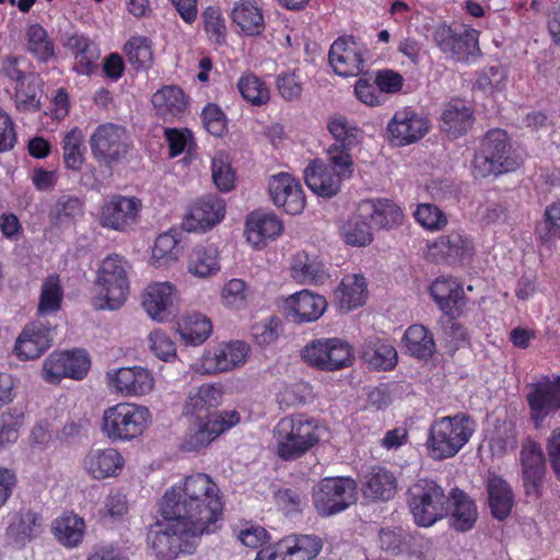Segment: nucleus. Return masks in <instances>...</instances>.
<instances>
[{
  "label": "nucleus",
  "mask_w": 560,
  "mask_h": 560,
  "mask_svg": "<svg viewBox=\"0 0 560 560\" xmlns=\"http://www.w3.org/2000/svg\"><path fill=\"white\" fill-rule=\"evenodd\" d=\"M222 511L220 489L206 474L186 477L183 483L167 490L160 503L166 521L183 522L201 535L217 530Z\"/></svg>",
  "instance_id": "obj_1"
},
{
  "label": "nucleus",
  "mask_w": 560,
  "mask_h": 560,
  "mask_svg": "<svg viewBox=\"0 0 560 560\" xmlns=\"http://www.w3.org/2000/svg\"><path fill=\"white\" fill-rule=\"evenodd\" d=\"M327 435V428L316 419H305L303 416L282 418L273 429L277 444V455L282 460H295Z\"/></svg>",
  "instance_id": "obj_2"
},
{
  "label": "nucleus",
  "mask_w": 560,
  "mask_h": 560,
  "mask_svg": "<svg viewBox=\"0 0 560 560\" xmlns=\"http://www.w3.org/2000/svg\"><path fill=\"white\" fill-rule=\"evenodd\" d=\"M521 164L522 159L512 150L506 131L499 128L485 135L472 160L475 177L482 178L515 171Z\"/></svg>",
  "instance_id": "obj_3"
},
{
  "label": "nucleus",
  "mask_w": 560,
  "mask_h": 560,
  "mask_svg": "<svg viewBox=\"0 0 560 560\" xmlns=\"http://www.w3.org/2000/svg\"><path fill=\"white\" fill-rule=\"evenodd\" d=\"M474 432L475 422L465 413L435 420L430 427L427 443L431 457L442 460L455 456Z\"/></svg>",
  "instance_id": "obj_4"
},
{
  "label": "nucleus",
  "mask_w": 560,
  "mask_h": 560,
  "mask_svg": "<svg viewBox=\"0 0 560 560\" xmlns=\"http://www.w3.org/2000/svg\"><path fill=\"white\" fill-rule=\"evenodd\" d=\"M408 505L419 526L428 527L451 511V500L431 479H420L408 489Z\"/></svg>",
  "instance_id": "obj_5"
},
{
  "label": "nucleus",
  "mask_w": 560,
  "mask_h": 560,
  "mask_svg": "<svg viewBox=\"0 0 560 560\" xmlns=\"http://www.w3.org/2000/svg\"><path fill=\"white\" fill-rule=\"evenodd\" d=\"M150 421L147 407L119 402L103 413L102 432L112 442H128L140 436Z\"/></svg>",
  "instance_id": "obj_6"
},
{
  "label": "nucleus",
  "mask_w": 560,
  "mask_h": 560,
  "mask_svg": "<svg viewBox=\"0 0 560 560\" xmlns=\"http://www.w3.org/2000/svg\"><path fill=\"white\" fill-rule=\"evenodd\" d=\"M313 505L322 517L342 513L358 501V483L350 477H325L313 488Z\"/></svg>",
  "instance_id": "obj_7"
},
{
  "label": "nucleus",
  "mask_w": 560,
  "mask_h": 560,
  "mask_svg": "<svg viewBox=\"0 0 560 560\" xmlns=\"http://www.w3.org/2000/svg\"><path fill=\"white\" fill-rule=\"evenodd\" d=\"M200 536L178 521H168L166 525L156 523L149 532L151 547L162 560H174L180 553H192Z\"/></svg>",
  "instance_id": "obj_8"
},
{
  "label": "nucleus",
  "mask_w": 560,
  "mask_h": 560,
  "mask_svg": "<svg viewBox=\"0 0 560 560\" xmlns=\"http://www.w3.org/2000/svg\"><path fill=\"white\" fill-rule=\"evenodd\" d=\"M129 262L120 255L107 256L101 264L97 272V284L108 310L119 308L126 301L129 292L128 272Z\"/></svg>",
  "instance_id": "obj_9"
},
{
  "label": "nucleus",
  "mask_w": 560,
  "mask_h": 560,
  "mask_svg": "<svg viewBox=\"0 0 560 560\" xmlns=\"http://www.w3.org/2000/svg\"><path fill=\"white\" fill-rule=\"evenodd\" d=\"M478 36V31L462 24L442 23L432 33L440 50L456 61H469L479 55Z\"/></svg>",
  "instance_id": "obj_10"
},
{
  "label": "nucleus",
  "mask_w": 560,
  "mask_h": 560,
  "mask_svg": "<svg viewBox=\"0 0 560 560\" xmlns=\"http://www.w3.org/2000/svg\"><path fill=\"white\" fill-rule=\"evenodd\" d=\"M303 360L323 371H337L350 366L354 360L352 347L340 338H320L307 343Z\"/></svg>",
  "instance_id": "obj_11"
},
{
  "label": "nucleus",
  "mask_w": 560,
  "mask_h": 560,
  "mask_svg": "<svg viewBox=\"0 0 560 560\" xmlns=\"http://www.w3.org/2000/svg\"><path fill=\"white\" fill-rule=\"evenodd\" d=\"M94 159L108 167L120 162L129 151V138L125 127L115 124L100 125L90 138Z\"/></svg>",
  "instance_id": "obj_12"
},
{
  "label": "nucleus",
  "mask_w": 560,
  "mask_h": 560,
  "mask_svg": "<svg viewBox=\"0 0 560 560\" xmlns=\"http://www.w3.org/2000/svg\"><path fill=\"white\" fill-rule=\"evenodd\" d=\"M206 420H196L187 436L183 440L180 448L184 452H198L208 446L221 433L229 430L240 421L236 411L207 412Z\"/></svg>",
  "instance_id": "obj_13"
},
{
  "label": "nucleus",
  "mask_w": 560,
  "mask_h": 560,
  "mask_svg": "<svg viewBox=\"0 0 560 560\" xmlns=\"http://www.w3.org/2000/svg\"><path fill=\"white\" fill-rule=\"evenodd\" d=\"M90 369V360L84 350L52 352L44 361L43 378L58 384L65 377L82 380Z\"/></svg>",
  "instance_id": "obj_14"
},
{
  "label": "nucleus",
  "mask_w": 560,
  "mask_h": 560,
  "mask_svg": "<svg viewBox=\"0 0 560 560\" xmlns=\"http://www.w3.org/2000/svg\"><path fill=\"white\" fill-rule=\"evenodd\" d=\"M322 549L314 535H294L258 551L255 560H312Z\"/></svg>",
  "instance_id": "obj_15"
},
{
  "label": "nucleus",
  "mask_w": 560,
  "mask_h": 560,
  "mask_svg": "<svg viewBox=\"0 0 560 560\" xmlns=\"http://www.w3.org/2000/svg\"><path fill=\"white\" fill-rule=\"evenodd\" d=\"M55 328L38 318L27 324L19 335L14 353L21 360H34L39 358L51 347Z\"/></svg>",
  "instance_id": "obj_16"
},
{
  "label": "nucleus",
  "mask_w": 560,
  "mask_h": 560,
  "mask_svg": "<svg viewBox=\"0 0 560 560\" xmlns=\"http://www.w3.org/2000/svg\"><path fill=\"white\" fill-rule=\"evenodd\" d=\"M141 201L137 197L114 195L103 205L101 224L116 231H127L137 222Z\"/></svg>",
  "instance_id": "obj_17"
},
{
  "label": "nucleus",
  "mask_w": 560,
  "mask_h": 560,
  "mask_svg": "<svg viewBox=\"0 0 560 560\" xmlns=\"http://www.w3.org/2000/svg\"><path fill=\"white\" fill-rule=\"evenodd\" d=\"M270 198L287 213L298 214L305 207V197L300 182L289 173L272 175L268 182Z\"/></svg>",
  "instance_id": "obj_18"
},
{
  "label": "nucleus",
  "mask_w": 560,
  "mask_h": 560,
  "mask_svg": "<svg viewBox=\"0 0 560 560\" xmlns=\"http://www.w3.org/2000/svg\"><path fill=\"white\" fill-rule=\"evenodd\" d=\"M225 214L223 199L208 195L196 201L183 222L188 232L206 231L219 223Z\"/></svg>",
  "instance_id": "obj_19"
},
{
  "label": "nucleus",
  "mask_w": 560,
  "mask_h": 560,
  "mask_svg": "<svg viewBox=\"0 0 560 560\" xmlns=\"http://www.w3.org/2000/svg\"><path fill=\"white\" fill-rule=\"evenodd\" d=\"M109 385L125 396L149 394L154 386L152 373L142 366H128L107 373Z\"/></svg>",
  "instance_id": "obj_20"
},
{
  "label": "nucleus",
  "mask_w": 560,
  "mask_h": 560,
  "mask_svg": "<svg viewBox=\"0 0 560 560\" xmlns=\"http://www.w3.org/2000/svg\"><path fill=\"white\" fill-rule=\"evenodd\" d=\"M248 347L243 341H235L229 345L207 351L200 363L201 373L217 374L226 372L245 362Z\"/></svg>",
  "instance_id": "obj_21"
},
{
  "label": "nucleus",
  "mask_w": 560,
  "mask_h": 560,
  "mask_svg": "<svg viewBox=\"0 0 560 560\" xmlns=\"http://www.w3.org/2000/svg\"><path fill=\"white\" fill-rule=\"evenodd\" d=\"M327 307L324 296L310 290H302L284 300L283 310L287 317L294 323H308L317 320Z\"/></svg>",
  "instance_id": "obj_22"
},
{
  "label": "nucleus",
  "mask_w": 560,
  "mask_h": 560,
  "mask_svg": "<svg viewBox=\"0 0 560 560\" xmlns=\"http://www.w3.org/2000/svg\"><path fill=\"white\" fill-rule=\"evenodd\" d=\"M387 130L390 141L401 147L420 140L428 132L429 122L413 112L401 110L388 122Z\"/></svg>",
  "instance_id": "obj_23"
},
{
  "label": "nucleus",
  "mask_w": 560,
  "mask_h": 560,
  "mask_svg": "<svg viewBox=\"0 0 560 560\" xmlns=\"http://www.w3.org/2000/svg\"><path fill=\"white\" fill-rule=\"evenodd\" d=\"M527 401L533 419L538 423L550 412L560 409V376L551 382L549 380L529 385Z\"/></svg>",
  "instance_id": "obj_24"
},
{
  "label": "nucleus",
  "mask_w": 560,
  "mask_h": 560,
  "mask_svg": "<svg viewBox=\"0 0 560 560\" xmlns=\"http://www.w3.org/2000/svg\"><path fill=\"white\" fill-rule=\"evenodd\" d=\"M43 532L39 514L31 509H21L10 520L7 538L15 548L22 549Z\"/></svg>",
  "instance_id": "obj_25"
},
{
  "label": "nucleus",
  "mask_w": 560,
  "mask_h": 560,
  "mask_svg": "<svg viewBox=\"0 0 560 560\" xmlns=\"http://www.w3.org/2000/svg\"><path fill=\"white\" fill-rule=\"evenodd\" d=\"M329 63L340 77H355L363 71L364 60L353 42L343 37L336 39L328 54Z\"/></svg>",
  "instance_id": "obj_26"
},
{
  "label": "nucleus",
  "mask_w": 560,
  "mask_h": 560,
  "mask_svg": "<svg viewBox=\"0 0 560 560\" xmlns=\"http://www.w3.org/2000/svg\"><path fill=\"white\" fill-rule=\"evenodd\" d=\"M523 482L527 495H539V489L546 471L542 450L534 442L525 444L521 452Z\"/></svg>",
  "instance_id": "obj_27"
},
{
  "label": "nucleus",
  "mask_w": 560,
  "mask_h": 560,
  "mask_svg": "<svg viewBox=\"0 0 560 560\" xmlns=\"http://www.w3.org/2000/svg\"><path fill=\"white\" fill-rule=\"evenodd\" d=\"M471 255L470 241L459 233L441 235L428 246V257L434 261L445 260L448 264H454Z\"/></svg>",
  "instance_id": "obj_28"
},
{
  "label": "nucleus",
  "mask_w": 560,
  "mask_h": 560,
  "mask_svg": "<svg viewBox=\"0 0 560 560\" xmlns=\"http://www.w3.org/2000/svg\"><path fill=\"white\" fill-rule=\"evenodd\" d=\"M282 229V223L276 214L256 210L247 217L245 233L248 243L259 248L279 236Z\"/></svg>",
  "instance_id": "obj_29"
},
{
  "label": "nucleus",
  "mask_w": 560,
  "mask_h": 560,
  "mask_svg": "<svg viewBox=\"0 0 560 560\" xmlns=\"http://www.w3.org/2000/svg\"><path fill=\"white\" fill-rule=\"evenodd\" d=\"M174 298V288L171 283H153L145 289L142 305L151 318L163 322L173 313Z\"/></svg>",
  "instance_id": "obj_30"
},
{
  "label": "nucleus",
  "mask_w": 560,
  "mask_h": 560,
  "mask_svg": "<svg viewBox=\"0 0 560 560\" xmlns=\"http://www.w3.org/2000/svg\"><path fill=\"white\" fill-rule=\"evenodd\" d=\"M362 491L368 499L388 501L397 492V479L387 468L373 466L364 475Z\"/></svg>",
  "instance_id": "obj_31"
},
{
  "label": "nucleus",
  "mask_w": 560,
  "mask_h": 560,
  "mask_svg": "<svg viewBox=\"0 0 560 560\" xmlns=\"http://www.w3.org/2000/svg\"><path fill=\"white\" fill-rule=\"evenodd\" d=\"M474 112L463 102L456 101L445 105L441 115V130L450 139H457L472 127Z\"/></svg>",
  "instance_id": "obj_32"
},
{
  "label": "nucleus",
  "mask_w": 560,
  "mask_h": 560,
  "mask_svg": "<svg viewBox=\"0 0 560 560\" xmlns=\"http://www.w3.org/2000/svg\"><path fill=\"white\" fill-rule=\"evenodd\" d=\"M304 179L316 195L330 198L340 190V182L343 178L323 163L314 161L305 168Z\"/></svg>",
  "instance_id": "obj_33"
},
{
  "label": "nucleus",
  "mask_w": 560,
  "mask_h": 560,
  "mask_svg": "<svg viewBox=\"0 0 560 560\" xmlns=\"http://www.w3.org/2000/svg\"><path fill=\"white\" fill-rule=\"evenodd\" d=\"M83 464L93 478L104 479L116 475L121 469L124 460L115 448H95L85 455Z\"/></svg>",
  "instance_id": "obj_34"
},
{
  "label": "nucleus",
  "mask_w": 560,
  "mask_h": 560,
  "mask_svg": "<svg viewBox=\"0 0 560 560\" xmlns=\"http://www.w3.org/2000/svg\"><path fill=\"white\" fill-rule=\"evenodd\" d=\"M152 104L156 115L164 121H173L182 116L187 107L183 90L175 85L164 86L152 96Z\"/></svg>",
  "instance_id": "obj_35"
},
{
  "label": "nucleus",
  "mask_w": 560,
  "mask_h": 560,
  "mask_svg": "<svg viewBox=\"0 0 560 560\" xmlns=\"http://www.w3.org/2000/svg\"><path fill=\"white\" fill-rule=\"evenodd\" d=\"M360 205L362 215H368L373 226L390 229L404 220L401 209L388 199L364 200Z\"/></svg>",
  "instance_id": "obj_36"
},
{
  "label": "nucleus",
  "mask_w": 560,
  "mask_h": 560,
  "mask_svg": "<svg viewBox=\"0 0 560 560\" xmlns=\"http://www.w3.org/2000/svg\"><path fill=\"white\" fill-rule=\"evenodd\" d=\"M361 357L370 369L389 371L397 364V351L394 346L378 338L365 340Z\"/></svg>",
  "instance_id": "obj_37"
},
{
  "label": "nucleus",
  "mask_w": 560,
  "mask_h": 560,
  "mask_svg": "<svg viewBox=\"0 0 560 560\" xmlns=\"http://www.w3.org/2000/svg\"><path fill=\"white\" fill-rule=\"evenodd\" d=\"M491 514L499 521L505 520L513 508L514 494L510 485L499 476H491L487 482Z\"/></svg>",
  "instance_id": "obj_38"
},
{
  "label": "nucleus",
  "mask_w": 560,
  "mask_h": 560,
  "mask_svg": "<svg viewBox=\"0 0 560 560\" xmlns=\"http://www.w3.org/2000/svg\"><path fill=\"white\" fill-rule=\"evenodd\" d=\"M433 300L444 314L457 313L462 305L464 290L462 285L452 278H438L430 287Z\"/></svg>",
  "instance_id": "obj_39"
},
{
  "label": "nucleus",
  "mask_w": 560,
  "mask_h": 560,
  "mask_svg": "<svg viewBox=\"0 0 560 560\" xmlns=\"http://www.w3.org/2000/svg\"><path fill=\"white\" fill-rule=\"evenodd\" d=\"M451 500V525L458 532L469 530L477 521L475 502L462 490L455 488L448 495Z\"/></svg>",
  "instance_id": "obj_40"
},
{
  "label": "nucleus",
  "mask_w": 560,
  "mask_h": 560,
  "mask_svg": "<svg viewBox=\"0 0 560 560\" xmlns=\"http://www.w3.org/2000/svg\"><path fill=\"white\" fill-rule=\"evenodd\" d=\"M232 20L248 36L260 35L265 30L261 10L254 0H241L232 10Z\"/></svg>",
  "instance_id": "obj_41"
},
{
  "label": "nucleus",
  "mask_w": 560,
  "mask_h": 560,
  "mask_svg": "<svg viewBox=\"0 0 560 560\" xmlns=\"http://www.w3.org/2000/svg\"><path fill=\"white\" fill-rule=\"evenodd\" d=\"M340 308L351 311L364 303L366 298V282L362 276H346L335 292Z\"/></svg>",
  "instance_id": "obj_42"
},
{
  "label": "nucleus",
  "mask_w": 560,
  "mask_h": 560,
  "mask_svg": "<svg viewBox=\"0 0 560 560\" xmlns=\"http://www.w3.org/2000/svg\"><path fill=\"white\" fill-rule=\"evenodd\" d=\"M407 351L418 359L427 360L435 352L433 335L423 325L415 324L408 327L404 335Z\"/></svg>",
  "instance_id": "obj_43"
},
{
  "label": "nucleus",
  "mask_w": 560,
  "mask_h": 560,
  "mask_svg": "<svg viewBox=\"0 0 560 560\" xmlns=\"http://www.w3.org/2000/svg\"><path fill=\"white\" fill-rule=\"evenodd\" d=\"M188 270L200 278L219 270L218 248L213 244L197 245L189 256Z\"/></svg>",
  "instance_id": "obj_44"
},
{
  "label": "nucleus",
  "mask_w": 560,
  "mask_h": 560,
  "mask_svg": "<svg viewBox=\"0 0 560 560\" xmlns=\"http://www.w3.org/2000/svg\"><path fill=\"white\" fill-rule=\"evenodd\" d=\"M63 290L60 277L57 273L49 275L43 282L37 306L39 318L58 312L61 307Z\"/></svg>",
  "instance_id": "obj_45"
},
{
  "label": "nucleus",
  "mask_w": 560,
  "mask_h": 560,
  "mask_svg": "<svg viewBox=\"0 0 560 560\" xmlns=\"http://www.w3.org/2000/svg\"><path fill=\"white\" fill-rule=\"evenodd\" d=\"M373 224L368 215H362L361 205L358 212L351 217L342 226V236L347 244L353 246H366L373 240Z\"/></svg>",
  "instance_id": "obj_46"
},
{
  "label": "nucleus",
  "mask_w": 560,
  "mask_h": 560,
  "mask_svg": "<svg viewBox=\"0 0 560 560\" xmlns=\"http://www.w3.org/2000/svg\"><path fill=\"white\" fill-rule=\"evenodd\" d=\"M52 533L65 547H75L83 538L84 522L74 514L61 516L54 522Z\"/></svg>",
  "instance_id": "obj_47"
},
{
  "label": "nucleus",
  "mask_w": 560,
  "mask_h": 560,
  "mask_svg": "<svg viewBox=\"0 0 560 560\" xmlns=\"http://www.w3.org/2000/svg\"><path fill=\"white\" fill-rule=\"evenodd\" d=\"M291 271L292 277L302 283H316L322 281L325 276L323 265L315 257H310L305 253L294 256Z\"/></svg>",
  "instance_id": "obj_48"
},
{
  "label": "nucleus",
  "mask_w": 560,
  "mask_h": 560,
  "mask_svg": "<svg viewBox=\"0 0 560 560\" xmlns=\"http://www.w3.org/2000/svg\"><path fill=\"white\" fill-rule=\"evenodd\" d=\"M26 50L39 61H47L55 54L54 43L46 30L39 24H32L26 30Z\"/></svg>",
  "instance_id": "obj_49"
},
{
  "label": "nucleus",
  "mask_w": 560,
  "mask_h": 560,
  "mask_svg": "<svg viewBox=\"0 0 560 560\" xmlns=\"http://www.w3.org/2000/svg\"><path fill=\"white\" fill-rule=\"evenodd\" d=\"M39 85V77L30 72L25 83L15 86V105L20 112H36L40 108Z\"/></svg>",
  "instance_id": "obj_50"
},
{
  "label": "nucleus",
  "mask_w": 560,
  "mask_h": 560,
  "mask_svg": "<svg viewBox=\"0 0 560 560\" xmlns=\"http://www.w3.org/2000/svg\"><path fill=\"white\" fill-rule=\"evenodd\" d=\"M237 89L242 97L254 106H261L270 98L269 89L254 73L243 74L237 82Z\"/></svg>",
  "instance_id": "obj_51"
},
{
  "label": "nucleus",
  "mask_w": 560,
  "mask_h": 560,
  "mask_svg": "<svg viewBox=\"0 0 560 560\" xmlns=\"http://www.w3.org/2000/svg\"><path fill=\"white\" fill-rule=\"evenodd\" d=\"M63 162L67 168L79 171L83 164V135L79 128H73L66 133L62 140Z\"/></svg>",
  "instance_id": "obj_52"
},
{
  "label": "nucleus",
  "mask_w": 560,
  "mask_h": 560,
  "mask_svg": "<svg viewBox=\"0 0 560 560\" xmlns=\"http://www.w3.org/2000/svg\"><path fill=\"white\" fill-rule=\"evenodd\" d=\"M212 331L209 318L201 314L191 315L185 326L179 328L182 339L191 346H198L206 341Z\"/></svg>",
  "instance_id": "obj_53"
},
{
  "label": "nucleus",
  "mask_w": 560,
  "mask_h": 560,
  "mask_svg": "<svg viewBox=\"0 0 560 560\" xmlns=\"http://www.w3.org/2000/svg\"><path fill=\"white\" fill-rule=\"evenodd\" d=\"M176 230L162 233L158 236L152 249V259L159 266H163L168 261H173L177 258L179 253L178 238L176 236Z\"/></svg>",
  "instance_id": "obj_54"
},
{
  "label": "nucleus",
  "mask_w": 560,
  "mask_h": 560,
  "mask_svg": "<svg viewBox=\"0 0 560 560\" xmlns=\"http://www.w3.org/2000/svg\"><path fill=\"white\" fill-rule=\"evenodd\" d=\"M506 79L508 73L502 66H491L478 74L474 88L483 94H493L505 88Z\"/></svg>",
  "instance_id": "obj_55"
},
{
  "label": "nucleus",
  "mask_w": 560,
  "mask_h": 560,
  "mask_svg": "<svg viewBox=\"0 0 560 560\" xmlns=\"http://www.w3.org/2000/svg\"><path fill=\"white\" fill-rule=\"evenodd\" d=\"M129 62L135 69H145L152 65L153 52L150 42L145 37H133L125 45Z\"/></svg>",
  "instance_id": "obj_56"
},
{
  "label": "nucleus",
  "mask_w": 560,
  "mask_h": 560,
  "mask_svg": "<svg viewBox=\"0 0 560 560\" xmlns=\"http://www.w3.org/2000/svg\"><path fill=\"white\" fill-rule=\"evenodd\" d=\"M456 313L443 314L439 319L442 337L450 347L458 349L468 342L466 328L455 320Z\"/></svg>",
  "instance_id": "obj_57"
},
{
  "label": "nucleus",
  "mask_w": 560,
  "mask_h": 560,
  "mask_svg": "<svg viewBox=\"0 0 560 560\" xmlns=\"http://www.w3.org/2000/svg\"><path fill=\"white\" fill-rule=\"evenodd\" d=\"M82 213L83 202L73 195H61L50 210V217L59 224Z\"/></svg>",
  "instance_id": "obj_58"
},
{
  "label": "nucleus",
  "mask_w": 560,
  "mask_h": 560,
  "mask_svg": "<svg viewBox=\"0 0 560 560\" xmlns=\"http://www.w3.org/2000/svg\"><path fill=\"white\" fill-rule=\"evenodd\" d=\"M328 130L336 140L335 143L343 148H354L358 145V128L350 125L343 117H332L328 124Z\"/></svg>",
  "instance_id": "obj_59"
},
{
  "label": "nucleus",
  "mask_w": 560,
  "mask_h": 560,
  "mask_svg": "<svg viewBox=\"0 0 560 560\" xmlns=\"http://www.w3.org/2000/svg\"><path fill=\"white\" fill-rule=\"evenodd\" d=\"M212 178L221 191L226 192L234 188V172L223 153L217 154L212 160Z\"/></svg>",
  "instance_id": "obj_60"
},
{
  "label": "nucleus",
  "mask_w": 560,
  "mask_h": 560,
  "mask_svg": "<svg viewBox=\"0 0 560 560\" xmlns=\"http://www.w3.org/2000/svg\"><path fill=\"white\" fill-rule=\"evenodd\" d=\"M353 148H343L337 143L331 144L327 149L329 162L332 166V171L342 178H348L353 173V161L350 155V151Z\"/></svg>",
  "instance_id": "obj_61"
},
{
  "label": "nucleus",
  "mask_w": 560,
  "mask_h": 560,
  "mask_svg": "<svg viewBox=\"0 0 560 560\" xmlns=\"http://www.w3.org/2000/svg\"><path fill=\"white\" fill-rule=\"evenodd\" d=\"M538 234L544 243L560 238V202H555L546 208L545 220L538 228Z\"/></svg>",
  "instance_id": "obj_62"
},
{
  "label": "nucleus",
  "mask_w": 560,
  "mask_h": 560,
  "mask_svg": "<svg viewBox=\"0 0 560 560\" xmlns=\"http://www.w3.org/2000/svg\"><path fill=\"white\" fill-rule=\"evenodd\" d=\"M416 220L428 230H441L446 223V215L434 205H419L415 211Z\"/></svg>",
  "instance_id": "obj_63"
},
{
  "label": "nucleus",
  "mask_w": 560,
  "mask_h": 560,
  "mask_svg": "<svg viewBox=\"0 0 560 560\" xmlns=\"http://www.w3.org/2000/svg\"><path fill=\"white\" fill-rule=\"evenodd\" d=\"M205 30L217 44L225 42V24L218 8L209 7L202 13Z\"/></svg>",
  "instance_id": "obj_64"
}]
</instances>
